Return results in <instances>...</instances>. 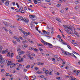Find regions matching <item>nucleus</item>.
<instances>
[{
  "label": "nucleus",
  "instance_id": "1",
  "mask_svg": "<svg viewBox=\"0 0 80 80\" xmlns=\"http://www.w3.org/2000/svg\"><path fill=\"white\" fill-rule=\"evenodd\" d=\"M5 59L3 60L2 56L0 54V64H5Z\"/></svg>",
  "mask_w": 80,
  "mask_h": 80
},
{
  "label": "nucleus",
  "instance_id": "2",
  "mask_svg": "<svg viewBox=\"0 0 80 80\" xmlns=\"http://www.w3.org/2000/svg\"><path fill=\"white\" fill-rule=\"evenodd\" d=\"M13 53H12L10 55V52H8V53L7 56L8 57H10L11 58H12L13 57Z\"/></svg>",
  "mask_w": 80,
  "mask_h": 80
},
{
  "label": "nucleus",
  "instance_id": "3",
  "mask_svg": "<svg viewBox=\"0 0 80 80\" xmlns=\"http://www.w3.org/2000/svg\"><path fill=\"white\" fill-rule=\"evenodd\" d=\"M44 34H45V35H48L50 34V33L48 32L47 31L45 30H43V31Z\"/></svg>",
  "mask_w": 80,
  "mask_h": 80
},
{
  "label": "nucleus",
  "instance_id": "4",
  "mask_svg": "<svg viewBox=\"0 0 80 80\" xmlns=\"http://www.w3.org/2000/svg\"><path fill=\"white\" fill-rule=\"evenodd\" d=\"M63 53L64 54H65V55H68L69 56H70V55L71 56L72 55V53H70L67 51L64 52Z\"/></svg>",
  "mask_w": 80,
  "mask_h": 80
},
{
  "label": "nucleus",
  "instance_id": "5",
  "mask_svg": "<svg viewBox=\"0 0 80 80\" xmlns=\"http://www.w3.org/2000/svg\"><path fill=\"white\" fill-rule=\"evenodd\" d=\"M27 56L28 59H30V58L31 57V56L32 55L30 53H28L26 54Z\"/></svg>",
  "mask_w": 80,
  "mask_h": 80
},
{
  "label": "nucleus",
  "instance_id": "6",
  "mask_svg": "<svg viewBox=\"0 0 80 80\" xmlns=\"http://www.w3.org/2000/svg\"><path fill=\"white\" fill-rule=\"evenodd\" d=\"M29 18H37V17L35 15H30L29 16Z\"/></svg>",
  "mask_w": 80,
  "mask_h": 80
},
{
  "label": "nucleus",
  "instance_id": "7",
  "mask_svg": "<svg viewBox=\"0 0 80 80\" xmlns=\"http://www.w3.org/2000/svg\"><path fill=\"white\" fill-rule=\"evenodd\" d=\"M59 40H60V42H62V43L64 44V45H67V42H63V39H59Z\"/></svg>",
  "mask_w": 80,
  "mask_h": 80
},
{
  "label": "nucleus",
  "instance_id": "8",
  "mask_svg": "<svg viewBox=\"0 0 80 80\" xmlns=\"http://www.w3.org/2000/svg\"><path fill=\"white\" fill-rule=\"evenodd\" d=\"M9 2H8V1H6L4 4L6 6H8V5H9Z\"/></svg>",
  "mask_w": 80,
  "mask_h": 80
},
{
  "label": "nucleus",
  "instance_id": "9",
  "mask_svg": "<svg viewBox=\"0 0 80 80\" xmlns=\"http://www.w3.org/2000/svg\"><path fill=\"white\" fill-rule=\"evenodd\" d=\"M25 53V52L23 51H20L19 52L18 54L19 55H21V54H23V53Z\"/></svg>",
  "mask_w": 80,
  "mask_h": 80
},
{
  "label": "nucleus",
  "instance_id": "10",
  "mask_svg": "<svg viewBox=\"0 0 80 80\" xmlns=\"http://www.w3.org/2000/svg\"><path fill=\"white\" fill-rule=\"evenodd\" d=\"M41 42H42V43H43L44 45H46L47 43V42L45 41H44V40H43L42 39L41 40Z\"/></svg>",
  "mask_w": 80,
  "mask_h": 80
},
{
  "label": "nucleus",
  "instance_id": "11",
  "mask_svg": "<svg viewBox=\"0 0 80 80\" xmlns=\"http://www.w3.org/2000/svg\"><path fill=\"white\" fill-rule=\"evenodd\" d=\"M16 65V64H12V65H11L10 67V68H13V67H15Z\"/></svg>",
  "mask_w": 80,
  "mask_h": 80
},
{
  "label": "nucleus",
  "instance_id": "12",
  "mask_svg": "<svg viewBox=\"0 0 80 80\" xmlns=\"http://www.w3.org/2000/svg\"><path fill=\"white\" fill-rule=\"evenodd\" d=\"M17 65L18 66V65H19V66H20V67H22V68H23V67H24V65H21V64L17 63Z\"/></svg>",
  "mask_w": 80,
  "mask_h": 80
},
{
  "label": "nucleus",
  "instance_id": "13",
  "mask_svg": "<svg viewBox=\"0 0 80 80\" xmlns=\"http://www.w3.org/2000/svg\"><path fill=\"white\" fill-rule=\"evenodd\" d=\"M45 45H48V46H50V47H52V44L48 42L46 43Z\"/></svg>",
  "mask_w": 80,
  "mask_h": 80
},
{
  "label": "nucleus",
  "instance_id": "14",
  "mask_svg": "<svg viewBox=\"0 0 80 80\" xmlns=\"http://www.w3.org/2000/svg\"><path fill=\"white\" fill-rule=\"evenodd\" d=\"M8 63H7V65H12V61H8Z\"/></svg>",
  "mask_w": 80,
  "mask_h": 80
},
{
  "label": "nucleus",
  "instance_id": "15",
  "mask_svg": "<svg viewBox=\"0 0 80 80\" xmlns=\"http://www.w3.org/2000/svg\"><path fill=\"white\" fill-rule=\"evenodd\" d=\"M67 28H68V29H69V30H71V31H72V30H72V28H70L69 26H67Z\"/></svg>",
  "mask_w": 80,
  "mask_h": 80
},
{
  "label": "nucleus",
  "instance_id": "16",
  "mask_svg": "<svg viewBox=\"0 0 80 80\" xmlns=\"http://www.w3.org/2000/svg\"><path fill=\"white\" fill-rule=\"evenodd\" d=\"M3 23L5 25V27H8V24L7 23V22H3Z\"/></svg>",
  "mask_w": 80,
  "mask_h": 80
},
{
  "label": "nucleus",
  "instance_id": "17",
  "mask_svg": "<svg viewBox=\"0 0 80 80\" xmlns=\"http://www.w3.org/2000/svg\"><path fill=\"white\" fill-rule=\"evenodd\" d=\"M71 56H72V57H74V58H75L76 59H77V57L75 56V55H74V54L73 53H72Z\"/></svg>",
  "mask_w": 80,
  "mask_h": 80
},
{
  "label": "nucleus",
  "instance_id": "18",
  "mask_svg": "<svg viewBox=\"0 0 80 80\" xmlns=\"http://www.w3.org/2000/svg\"><path fill=\"white\" fill-rule=\"evenodd\" d=\"M2 29H3V30H5V31H8V30H7V28H5V27H3L2 28Z\"/></svg>",
  "mask_w": 80,
  "mask_h": 80
},
{
  "label": "nucleus",
  "instance_id": "19",
  "mask_svg": "<svg viewBox=\"0 0 80 80\" xmlns=\"http://www.w3.org/2000/svg\"><path fill=\"white\" fill-rule=\"evenodd\" d=\"M76 33H77V32H74V35H77V37H79V35H78V34Z\"/></svg>",
  "mask_w": 80,
  "mask_h": 80
},
{
  "label": "nucleus",
  "instance_id": "20",
  "mask_svg": "<svg viewBox=\"0 0 80 80\" xmlns=\"http://www.w3.org/2000/svg\"><path fill=\"white\" fill-rule=\"evenodd\" d=\"M33 1L35 4H37L38 3V2H37V0H34Z\"/></svg>",
  "mask_w": 80,
  "mask_h": 80
},
{
  "label": "nucleus",
  "instance_id": "21",
  "mask_svg": "<svg viewBox=\"0 0 80 80\" xmlns=\"http://www.w3.org/2000/svg\"><path fill=\"white\" fill-rule=\"evenodd\" d=\"M29 49L30 50H34V49L32 47H30L29 48Z\"/></svg>",
  "mask_w": 80,
  "mask_h": 80
},
{
  "label": "nucleus",
  "instance_id": "22",
  "mask_svg": "<svg viewBox=\"0 0 80 80\" xmlns=\"http://www.w3.org/2000/svg\"><path fill=\"white\" fill-rule=\"evenodd\" d=\"M20 18H21V20H22L23 21H25V19H24V18H23L22 17V16L20 17Z\"/></svg>",
  "mask_w": 80,
  "mask_h": 80
},
{
  "label": "nucleus",
  "instance_id": "23",
  "mask_svg": "<svg viewBox=\"0 0 80 80\" xmlns=\"http://www.w3.org/2000/svg\"><path fill=\"white\" fill-rule=\"evenodd\" d=\"M34 22L35 24H36V25H37L38 24V23L37 22H35L34 21H32L31 22V23H34Z\"/></svg>",
  "mask_w": 80,
  "mask_h": 80
},
{
  "label": "nucleus",
  "instance_id": "24",
  "mask_svg": "<svg viewBox=\"0 0 80 80\" xmlns=\"http://www.w3.org/2000/svg\"><path fill=\"white\" fill-rule=\"evenodd\" d=\"M23 34H24V35H25V36H27V35H28V34L27 32H24V33H23Z\"/></svg>",
  "mask_w": 80,
  "mask_h": 80
},
{
  "label": "nucleus",
  "instance_id": "25",
  "mask_svg": "<svg viewBox=\"0 0 80 80\" xmlns=\"http://www.w3.org/2000/svg\"><path fill=\"white\" fill-rule=\"evenodd\" d=\"M67 46L68 48L69 49H70V50H71V47H70V45H67Z\"/></svg>",
  "mask_w": 80,
  "mask_h": 80
},
{
  "label": "nucleus",
  "instance_id": "26",
  "mask_svg": "<svg viewBox=\"0 0 80 80\" xmlns=\"http://www.w3.org/2000/svg\"><path fill=\"white\" fill-rule=\"evenodd\" d=\"M39 50H40L41 52H43V49H42V48H39Z\"/></svg>",
  "mask_w": 80,
  "mask_h": 80
},
{
  "label": "nucleus",
  "instance_id": "27",
  "mask_svg": "<svg viewBox=\"0 0 80 80\" xmlns=\"http://www.w3.org/2000/svg\"><path fill=\"white\" fill-rule=\"evenodd\" d=\"M38 46H41V47H43V46L41 44H38Z\"/></svg>",
  "mask_w": 80,
  "mask_h": 80
},
{
  "label": "nucleus",
  "instance_id": "28",
  "mask_svg": "<svg viewBox=\"0 0 80 80\" xmlns=\"http://www.w3.org/2000/svg\"><path fill=\"white\" fill-rule=\"evenodd\" d=\"M8 25L9 26V27H11V28H12V25H11V24H10V23H8Z\"/></svg>",
  "mask_w": 80,
  "mask_h": 80
},
{
  "label": "nucleus",
  "instance_id": "29",
  "mask_svg": "<svg viewBox=\"0 0 80 80\" xmlns=\"http://www.w3.org/2000/svg\"><path fill=\"white\" fill-rule=\"evenodd\" d=\"M60 6H61V4H58L56 6V7H60Z\"/></svg>",
  "mask_w": 80,
  "mask_h": 80
},
{
  "label": "nucleus",
  "instance_id": "30",
  "mask_svg": "<svg viewBox=\"0 0 80 80\" xmlns=\"http://www.w3.org/2000/svg\"><path fill=\"white\" fill-rule=\"evenodd\" d=\"M1 1L2 3H4V1L5 2H7V1H8V0H2Z\"/></svg>",
  "mask_w": 80,
  "mask_h": 80
},
{
  "label": "nucleus",
  "instance_id": "31",
  "mask_svg": "<svg viewBox=\"0 0 80 80\" xmlns=\"http://www.w3.org/2000/svg\"><path fill=\"white\" fill-rule=\"evenodd\" d=\"M25 22H29V20H28L27 19H25Z\"/></svg>",
  "mask_w": 80,
  "mask_h": 80
},
{
  "label": "nucleus",
  "instance_id": "32",
  "mask_svg": "<svg viewBox=\"0 0 80 80\" xmlns=\"http://www.w3.org/2000/svg\"><path fill=\"white\" fill-rule=\"evenodd\" d=\"M30 66L29 65H28L27 67H26V68H30Z\"/></svg>",
  "mask_w": 80,
  "mask_h": 80
},
{
  "label": "nucleus",
  "instance_id": "33",
  "mask_svg": "<svg viewBox=\"0 0 80 80\" xmlns=\"http://www.w3.org/2000/svg\"><path fill=\"white\" fill-rule=\"evenodd\" d=\"M4 51L5 53H6V52H8V50L7 49L6 50H4Z\"/></svg>",
  "mask_w": 80,
  "mask_h": 80
},
{
  "label": "nucleus",
  "instance_id": "34",
  "mask_svg": "<svg viewBox=\"0 0 80 80\" xmlns=\"http://www.w3.org/2000/svg\"><path fill=\"white\" fill-rule=\"evenodd\" d=\"M17 41H18V42H20V41L19 40V38H17V39L16 40Z\"/></svg>",
  "mask_w": 80,
  "mask_h": 80
},
{
  "label": "nucleus",
  "instance_id": "35",
  "mask_svg": "<svg viewBox=\"0 0 80 80\" xmlns=\"http://www.w3.org/2000/svg\"><path fill=\"white\" fill-rule=\"evenodd\" d=\"M54 57L55 58H58V56L57 55H55L54 56Z\"/></svg>",
  "mask_w": 80,
  "mask_h": 80
},
{
  "label": "nucleus",
  "instance_id": "36",
  "mask_svg": "<svg viewBox=\"0 0 80 80\" xmlns=\"http://www.w3.org/2000/svg\"><path fill=\"white\" fill-rule=\"evenodd\" d=\"M9 73H8L6 74L5 75L6 76V77H8V76H9Z\"/></svg>",
  "mask_w": 80,
  "mask_h": 80
},
{
  "label": "nucleus",
  "instance_id": "37",
  "mask_svg": "<svg viewBox=\"0 0 80 80\" xmlns=\"http://www.w3.org/2000/svg\"><path fill=\"white\" fill-rule=\"evenodd\" d=\"M33 50H34L36 52H37V51H38V49L35 48V49H34Z\"/></svg>",
  "mask_w": 80,
  "mask_h": 80
},
{
  "label": "nucleus",
  "instance_id": "38",
  "mask_svg": "<svg viewBox=\"0 0 80 80\" xmlns=\"http://www.w3.org/2000/svg\"><path fill=\"white\" fill-rule=\"evenodd\" d=\"M20 56H17V58H18V59H19V58H20Z\"/></svg>",
  "mask_w": 80,
  "mask_h": 80
},
{
  "label": "nucleus",
  "instance_id": "39",
  "mask_svg": "<svg viewBox=\"0 0 80 80\" xmlns=\"http://www.w3.org/2000/svg\"><path fill=\"white\" fill-rule=\"evenodd\" d=\"M13 43H14V44H16V43H17V42H16V41H14V40H13L12 41Z\"/></svg>",
  "mask_w": 80,
  "mask_h": 80
},
{
  "label": "nucleus",
  "instance_id": "40",
  "mask_svg": "<svg viewBox=\"0 0 80 80\" xmlns=\"http://www.w3.org/2000/svg\"><path fill=\"white\" fill-rule=\"evenodd\" d=\"M37 73H38V74H40L41 73V71L40 72L39 71H38L37 72Z\"/></svg>",
  "mask_w": 80,
  "mask_h": 80
},
{
  "label": "nucleus",
  "instance_id": "41",
  "mask_svg": "<svg viewBox=\"0 0 80 80\" xmlns=\"http://www.w3.org/2000/svg\"><path fill=\"white\" fill-rule=\"evenodd\" d=\"M73 44H74V46H77V44L75 43H73Z\"/></svg>",
  "mask_w": 80,
  "mask_h": 80
},
{
  "label": "nucleus",
  "instance_id": "42",
  "mask_svg": "<svg viewBox=\"0 0 80 80\" xmlns=\"http://www.w3.org/2000/svg\"><path fill=\"white\" fill-rule=\"evenodd\" d=\"M20 50H21V49L20 48L18 49L17 50V51H18H18H20Z\"/></svg>",
  "mask_w": 80,
  "mask_h": 80
},
{
  "label": "nucleus",
  "instance_id": "43",
  "mask_svg": "<svg viewBox=\"0 0 80 80\" xmlns=\"http://www.w3.org/2000/svg\"><path fill=\"white\" fill-rule=\"evenodd\" d=\"M71 28H72V30H74V29H75L74 27H73V26H72Z\"/></svg>",
  "mask_w": 80,
  "mask_h": 80
},
{
  "label": "nucleus",
  "instance_id": "44",
  "mask_svg": "<svg viewBox=\"0 0 80 80\" xmlns=\"http://www.w3.org/2000/svg\"><path fill=\"white\" fill-rule=\"evenodd\" d=\"M35 70H38V68H37V67H35Z\"/></svg>",
  "mask_w": 80,
  "mask_h": 80
},
{
  "label": "nucleus",
  "instance_id": "45",
  "mask_svg": "<svg viewBox=\"0 0 80 80\" xmlns=\"http://www.w3.org/2000/svg\"><path fill=\"white\" fill-rule=\"evenodd\" d=\"M21 13H24L25 12H23V10H22L21 11Z\"/></svg>",
  "mask_w": 80,
  "mask_h": 80
},
{
  "label": "nucleus",
  "instance_id": "46",
  "mask_svg": "<svg viewBox=\"0 0 80 80\" xmlns=\"http://www.w3.org/2000/svg\"><path fill=\"white\" fill-rule=\"evenodd\" d=\"M63 2V1L62 2V0H60L59 1V3H61Z\"/></svg>",
  "mask_w": 80,
  "mask_h": 80
},
{
  "label": "nucleus",
  "instance_id": "47",
  "mask_svg": "<svg viewBox=\"0 0 80 80\" xmlns=\"http://www.w3.org/2000/svg\"><path fill=\"white\" fill-rule=\"evenodd\" d=\"M24 9L25 10H27V7H25L24 8Z\"/></svg>",
  "mask_w": 80,
  "mask_h": 80
},
{
  "label": "nucleus",
  "instance_id": "48",
  "mask_svg": "<svg viewBox=\"0 0 80 80\" xmlns=\"http://www.w3.org/2000/svg\"><path fill=\"white\" fill-rule=\"evenodd\" d=\"M48 70H47L45 72V73H48Z\"/></svg>",
  "mask_w": 80,
  "mask_h": 80
},
{
  "label": "nucleus",
  "instance_id": "49",
  "mask_svg": "<svg viewBox=\"0 0 80 80\" xmlns=\"http://www.w3.org/2000/svg\"><path fill=\"white\" fill-rule=\"evenodd\" d=\"M56 20H57L58 22L59 21V20H60L58 18H56Z\"/></svg>",
  "mask_w": 80,
  "mask_h": 80
},
{
  "label": "nucleus",
  "instance_id": "50",
  "mask_svg": "<svg viewBox=\"0 0 80 80\" xmlns=\"http://www.w3.org/2000/svg\"><path fill=\"white\" fill-rule=\"evenodd\" d=\"M31 27L32 28H33V24L32 23L31 24Z\"/></svg>",
  "mask_w": 80,
  "mask_h": 80
},
{
  "label": "nucleus",
  "instance_id": "51",
  "mask_svg": "<svg viewBox=\"0 0 80 80\" xmlns=\"http://www.w3.org/2000/svg\"><path fill=\"white\" fill-rule=\"evenodd\" d=\"M68 8H66L65 9V11H67V10H68Z\"/></svg>",
  "mask_w": 80,
  "mask_h": 80
},
{
  "label": "nucleus",
  "instance_id": "52",
  "mask_svg": "<svg viewBox=\"0 0 80 80\" xmlns=\"http://www.w3.org/2000/svg\"><path fill=\"white\" fill-rule=\"evenodd\" d=\"M41 62H38V65H41Z\"/></svg>",
  "mask_w": 80,
  "mask_h": 80
},
{
  "label": "nucleus",
  "instance_id": "53",
  "mask_svg": "<svg viewBox=\"0 0 80 80\" xmlns=\"http://www.w3.org/2000/svg\"><path fill=\"white\" fill-rule=\"evenodd\" d=\"M18 62H22V61H21V59H19V60H18Z\"/></svg>",
  "mask_w": 80,
  "mask_h": 80
},
{
  "label": "nucleus",
  "instance_id": "54",
  "mask_svg": "<svg viewBox=\"0 0 80 80\" xmlns=\"http://www.w3.org/2000/svg\"><path fill=\"white\" fill-rule=\"evenodd\" d=\"M11 9H12V10H14V9H15V8H14V7H11Z\"/></svg>",
  "mask_w": 80,
  "mask_h": 80
},
{
  "label": "nucleus",
  "instance_id": "55",
  "mask_svg": "<svg viewBox=\"0 0 80 80\" xmlns=\"http://www.w3.org/2000/svg\"><path fill=\"white\" fill-rule=\"evenodd\" d=\"M73 72H74V73H77V71L76 70H74L73 71Z\"/></svg>",
  "mask_w": 80,
  "mask_h": 80
},
{
  "label": "nucleus",
  "instance_id": "56",
  "mask_svg": "<svg viewBox=\"0 0 80 80\" xmlns=\"http://www.w3.org/2000/svg\"><path fill=\"white\" fill-rule=\"evenodd\" d=\"M33 58L32 57H30V60H33Z\"/></svg>",
  "mask_w": 80,
  "mask_h": 80
},
{
  "label": "nucleus",
  "instance_id": "57",
  "mask_svg": "<svg viewBox=\"0 0 80 80\" xmlns=\"http://www.w3.org/2000/svg\"><path fill=\"white\" fill-rule=\"evenodd\" d=\"M12 4L14 6H15V2H12Z\"/></svg>",
  "mask_w": 80,
  "mask_h": 80
},
{
  "label": "nucleus",
  "instance_id": "58",
  "mask_svg": "<svg viewBox=\"0 0 80 80\" xmlns=\"http://www.w3.org/2000/svg\"><path fill=\"white\" fill-rule=\"evenodd\" d=\"M62 35L63 38H65V37L64 36V35H63V34H62Z\"/></svg>",
  "mask_w": 80,
  "mask_h": 80
},
{
  "label": "nucleus",
  "instance_id": "59",
  "mask_svg": "<svg viewBox=\"0 0 80 80\" xmlns=\"http://www.w3.org/2000/svg\"><path fill=\"white\" fill-rule=\"evenodd\" d=\"M28 41H29V42H31V41H32V40L29 39H28Z\"/></svg>",
  "mask_w": 80,
  "mask_h": 80
},
{
  "label": "nucleus",
  "instance_id": "60",
  "mask_svg": "<svg viewBox=\"0 0 80 80\" xmlns=\"http://www.w3.org/2000/svg\"><path fill=\"white\" fill-rule=\"evenodd\" d=\"M61 13H63V10H61Z\"/></svg>",
  "mask_w": 80,
  "mask_h": 80
},
{
  "label": "nucleus",
  "instance_id": "61",
  "mask_svg": "<svg viewBox=\"0 0 80 80\" xmlns=\"http://www.w3.org/2000/svg\"><path fill=\"white\" fill-rule=\"evenodd\" d=\"M18 38L17 37H14V38H15L16 39V40H17Z\"/></svg>",
  "mask_w": 80,
  "mask_h": 80
},
{
  "label": "nucleus",
  "instance_id": "62",
  "mask_svg": "<svg viewBox=\"0 0 80 80\" xmlns=\"http://www.w3.org/2000/svg\"><path fill=\"white\" fill-rule=\"evenodd\" d=\"M55 58H53L52 59V61H55Z\"/></svg>",
  "mask_w": 80,
  "mask_h": 80
},
{
  "label": "nucleus",
  "instance_id": "63",
  "mask_svg": "<svg viewBox=\"0 0 80 80\" xmlns=\"http://www.w3.org/2000/svg\"><path fill=\"white\" fill-rule=\"evenodd\" d=\"M75 8H76V9H78V6H76L75 7Z\"/></svg>",
  "mask_w": 80,
  "mask_h": 80
},
{
  "label": "nucleus",
  "instance_id": "64",
  "mask_svg": "<svg viewBox=\"0 0 80 80\" xmlns=\"http://www.w3.org/2000/svg\"><path fill=\"white\" fill-rule=\"evenodd\" d=\"M73 80H77V79H76V78H73Z\"/></svg>",
  "mask_w": 80,
  "mask_h": 80
}]
</instances>
